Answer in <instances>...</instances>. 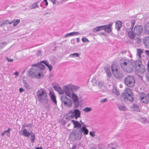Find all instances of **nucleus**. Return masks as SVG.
Listing matches in <instances>:
<instances>
[{
  "instance_id": "f257e3e1",
  "label": "nucleus",
  "mask_w": 149,
  "mask_h": 149,
  "mask_svg": "<svg viewBox=\"0 0 149 149\" xmlns=\"http://www.w3.org/2000/svg\"><path fill=\"white\" fill-rule=\"evenodd\" d=\"M88 130L86 128V126H83L78 130L76 129L75 131H73L70 132L69 138L73 141L79 140L82 136V133L84 135H86L88 134Z\"/></svg>"
},
{
  "instance_id": "f03ea898",
  "label": "nucleus",
  "mask_w": 149,
  "mask_h": 149,
  "mask_svg": "<svg viewBox=\"0 0 149 149\" xmlns=\"http://www.w3.org/2000/svg\"><path fill=\"white\" fill-rule=\"evenodd\" d=\"M120 63L121 68L124 72L130 73L133 71L134 63L129 59L123 58L120 60Z\"/></svg>"
},
{
  "instance_id": "7ed1b4c3",
  "label": "nucleus",
  "mask_w": 149,
  "mask_h": 149,
  "mask_svg": "<svg viewBox=\"0 0 149 149\" xmlns=\"http://www.w3.org/2000/svg\"><path fill=\"white\" fill-rule=\"evenodd\" d=\"M37 96L39 102L47 104L48 99L46 91L43 88H40L37 92Z\"/></svg>"
},
{
  "instance_id": "20e7f679",
  "label": "nucleus",
  "mask_w": 149,
  "mask_h": 149,
  "mask_svg": "<svg viewBox=\"0 0 149 149\" xmlns=\"http://www.w3.org/2000/svg\"><path fill=\"white\" fill-rule=\"evenodd\" d=\"M80 111L78 109H74V111L70 110L65 116V119L70 120L74 118L76 119L80 117Z\"/></svg>"
},
{
  "instance_id": "39448f33",
  "label": "nucleus",
  "mask_w": 149,
  "mask_h": 149,
  "mask_svg": "<svg viewBox=\"0 0 149 149\" xmlns=\"http://www.w3.org/2000/svg\"><path fill=\"white\" fill-rule=\"evenodd\" d=\"M132 95L131 89L129 88H127L125 89V92L121 95V98L124 100L125 101L129 100L131 101L133 100Z\"/></svg>"
},
{
  "instance_id": "423d86ee",
  "label": "nucleus",
  "mask_w": 149,
  "mask_h": 149,
  "mask_svg": "<svg viewBox=\"0 0 149 149\" xmlns=\"http://www.w3.org/2000/svg\"><path fill=\"white\" fill-rule=\"evenodd\" d=\"M111 68L113 74L117 79H120L124 77V75L123 71L118 70L114 65H112Z\"/></svg>"
},
{
  "instance_id": "0eeeda50",
  "label": "nucleus",
  "mask_w": 149,
  "mask_h": 149,
  "mask_svg": "<svg viewBox=\"0 0 149 149\" xmlns=\"http://www.w3.org/2000/svg\"><path fill=\"white\" fill-rule=\"evenodd\" d=\"M124 83L125 85L129 87H133L135 84L134 77L132 75H128L124 79Z\"/></svg>"
},
{
  "instance_id": "6e6552de",
  "label": "nucleus",
  "mask_w": 149,
  "mask_h": 149,
  "mask_svg": "<svg viewBox=\"0 0 149 149\" xmlns=\"http://www.w3.org/2000/svg\"><path fill=\"white\" fill-rule=\"evenodd\" d=\"M79 88V87L71 84H69L64 87L65 93L66 95L69 97L71 95V92H75Z\"/></svg>"
},
{
  "instance_id": "1a4fd4ad",
  "label": "nucleus",
  "mask_w": 149,
  "mask_h": 149,
  "mask_svg": "<svg viewBox=\"0 0 149 149\" xmlns=\"http://www.w3.org/2000/svg\"><path fill=\"white\" fill-rule=\"evenodd\" d=\"M135 70L140 74L144 73L145 71L144 66L142 64L141 62L140 61H137L135 64Z\"/></svg>"
},
{
  "instance_id": "9d476101",
  "label": "nucleus",
  "mask_w": 149,
  "mask_h": 149,
  "mask_svg": "<svg viewBox=\"0 0 149 149\" xmlns=\"http://www.w3.org/2000/svg\"><path fill=\"white\" fill-rule=\"evenodd\" d=\"M140 101L142 103L147 104L149 102V93L146 94L141 93L139 95Z\"/></svg>"
},
{
  "instance_id": "9b49d317",
  "label": "nucleus",
  "mask_w": 149,
  "mask_h": 149,
  "mask_svg": "<svg viewBox=\"0 0 149 149\" xmlns=\"http://www.w3.org/2000/svg\"><path fill=\"white\" fill-rule=\"evenodd\" d=\"M143 27L141 25H136L134 29V33L136 35L139 36L141 34L143 31Z\"/></svg>"
},
{
  "instance_id": "f8f14e48",
  "label": "nucleus",
  "mask_w": 149,
  "mask_h": 149,
  "mask_svg": "<svg viewBox=\"0 0 149 149\" xmlns=\"http://www.w3.org/2000/svg\"><path fill=\"white\" fill-rule=\"evenodd\" d=\"M38 70L35 67L33 68H31L29 72V76L33 78L36 77L37 75Z\"/></svg>"
},
{
  "instance_id": "ddd939ff",
  "label": "nucleus",
  "mask_w": 149,
  "mask_h": 149,
  "mask_svg": "<svg viewBox=\"0 0 149 149\" xmlns=\"http://www.w3.org/2000/svg\"><path fill=\"white\" fill-rule=\"evenodd\" d=\"M102 30H104L106 32L110 33L111 31V28L112 27V24L110 23L107 25L101 26Z\"/></svg>"
},
{
  "instance_id": "4468645a",
  "label": "nucleus",
  "mask_w": 149,
  "mask_h": 149,
  "mask_svg": "<svg viewBox=\"0 0 149 149\" xmlns=\"http://www.w3.org/2000/svg\"><path fill=\"white\" fill-rule=\"evenodd\" d=\"M41 63H42V62H41L40 61V63L33 64L31 66H34L37 68V69L38 70H40V69L43 70L45 69V66L42 64ZM42 63H43V62H42Z\"/></svg>"
},
{
  "instance_id": "2eb2a0df",
  "label": "nucleus",
  "mask_w": 149,
  "mask_h": 149,
  "mask_svg": "<svg viewBox=\"0 0 149 149\" xmlns=\"http://www.w3.org/2000/svg\"><path fill=\"white\" fill-rule=\"evenodd\" d=\"M53 87L54 89L57 91L60 94H63L65 93L64 89H63V90H62L58 85L54 86H53Z\"/></svg>"
},
{
  "instance_id": "dca6fc26",
  "label": "nucleus",
  "mask_w": 149,
  "mask_h": 149,
  "mask_svg": "<svg viewBox=\"0 0 149 149\" xmlns=\"http://www.w3.org/2000/svg\"><path fill=\"white\" fill-rule=\"evenodd\" d=\"M71 122L73 123L74 125V128H77V130L81 128V125L79 122L77 121H75L74 120H72Z\"/></svg>"
},
{
  "instance_id": "f3484780",
  "label": "nucleus",
  "mask_w": 149,
  "mask_h": 149,
  "mask_svg": "<svg viewBox=\"0 0 149 149\" xmlns=\"http://www.w3.org/2000/svg\"><path fill=\"white\" fill-rule=\"evenodd\" d=\"M119 110L122 111H125L127 110L126 107L123 104H117Z\"/></svg>"
},
{
  "instance_id": "a211bd4d",
  "label": "nucleus",
  "mask_w": 149,
  "mask_h": 149,
  "mask_svg": "<svg viewBox=\"0 0 149 149\" xmlns=\"http://www.w3.org/2000/svg\"><path fill=\"white\" fill-rule=\"evenodd\" d=\"M143 43L145 46L149 49V36L145 37L143 39Z\"/></svg>"
},
{
  "instance_id": "6ab92c4d",
  "label": "nucleus",
  "mask_w": 149,
  "mask_h": 149,
  "mask_svg": "<svg viewBox=\"0 0 149 149\" xmlns=\"http://www.w3.org/2000/svg\"><path fill=\"white\" fill-rule=\"evenodd\" d=\"M104 69L106 72L107 77H109V78H107V79H110L112 75L110 71V68L109 67H105Z\"/></svg>"
},
{
  "instance_id": "aec40b11",
  "label": "nucleus",
  "mask_w": 149,
  "mask_h": 149,
  "mask_svg": "<svg viewBox=\"0 0 149 149\" xmlns=\"http://www.w3.org/2000/svg\"><path fill=\"white\" fill-rule=\"evenodd\" d=\"M122 22L120 21H118L116 22L115 28L118 31H119L122 26Z\"/></svg>"
},
{
  "instance_id": "412c9836",
  "label": "nucleus",
  "mask_w": 149,
  "mask_h": 149,
  "mask_svg": "<svg viewBox=\"0 0 149 149\" xmlns=\"http://www.w3.org/2000/svg\"><path fill=\"white\" fill-rule=\"evenodd\" d=\"M49 95L51 100H52L53 102L55 104H56L57 101L56 99V96L53 93H49Z\"/></svg>"
},
{
  "instance_id": "4be33fe9",
  "label": "nucleus",
  "mask_w": 149,
  "mask_h": 149,
  "mask_svg": "<svg viewBox=\"0 0 149 149\" xmlns=\"http://www.w3.org/2000/svg\"><path fill=\"white\" fill-rule=\"evenodd\" d=\"M79 33L78 32H72L65 34L64 36V38H66L70 36L78 35H79Z\"/></svg>"
},
{
  "instance_id": "5701e85b",
  "label": "nucleus",
  "mask_w": 149,
  "mask_h": 149,
  "mask_svg": "<svg viewBox=\"0 0 149 149\" xmlns=\"http://www.w3.org/2000/svg\"><path fill=\"white\" fill-rule=\"evenodd\" d=\"M63 104L67 107L69 108L71 107H72V101L70 99L68 101L65 102Z\"/></svg>"
},
{
  "instance_id": "b1692460",
  "label": "nucleus",
  "mask_w": 149,
  "mask_h": 149,
  "mask_svg": "<svg viewBox=\"0 0 149 149\" xmlns=\"http://www.w3.org/2000/svg\"><path fill=\"white\" fill-rule=\"evenodd\" d=\"M70 100V99L68 98L65 95H62L61 99L62 104H63L65 102L68 101Z\"/></svg>"
},
{
  "instance_id": "393cba45",
  "label": "nucleus",
  "mask_w": 149,
  "mask_h": 149,
  "mask_svg": "<svg viewBox=\"0 0 149 149\" xmlns=\"http://www.w3.org/2000/svg\"><path fill=\"white\" fill-rule=\"evenodd\" d=\"M128 34L129 37L131 39H133L135 37V35L133 33L132 29H130L128 32Z\"/></svg>"
},
{
  "instance_id": "a878e982",
  "label": "nucleus",
  "mask_w": 149,
  "mask_h": 149,
  "mask_svg": "<svg viewBox=\"0 0 149 149\" xmlns=\"http://www.w3.org/2000/svg\"><path fill=\"white\" fill-rule=\"evenodd\" d=\"M41 62H43L48 68L50 71L52 70V66L51 65L49 64V63L47 61H41Z\"/></svg>"
},
{
  "instance_id": "bb28decb",
  "label": "nucleus",
  "mask_w": 149,
  "mask_h": 149,
  "mask_svg": "<svg viewBox=\"0 0 149 149\" xmlns=\"http://www.w3.org/2000/svg\"><path fill=\"white\" fill-rule=\"evenodd\" d=\"M102 26H97L93 28L92 30V31L94 33L96 32L102 30Z\"/></svg>"
},
{
  "instance_id": "cd10ccee",
  "label": "nucleus",
  "mask_w": 149,
  "mask_h": 149,
  "mask_svg": "<svg viewBox=\"0 0 149 149\" xmlns=\"http://www.w3.org/2000/svg\"><path fill=\"white\" fill-rule=\"evenodd\" d=\"M72 99L73 102H75L79 101V99L77 96L75 94L72 93Z\"/></svg>"
},
{
  "instance_id": "c85d7f7f",
  "label": "nucleus",
  "mask_w": 149,
  "mask_h": 149,
  "mask_svg": "<svg viewBox=\"0 0 149 149\" xmlns=\"http://www.w3.org/2000/svg\"><path fill=\"white\" fill-rule=\"evenodd\" d=\"M132 108L134 109V111L136 112H139L140 111L139 106L137 104H134L132 105Z\"/></svg>"
},
{
  "instance_id": "c756f323",
  "label": "nucleus",
  "mask_w": 149,
  "mask_h": 149,
  "mask_svg": "<svg viewBox=\"0 0 149 149\" xmlns=\"http://www.w3.org/2000/svg\"><path fill=\"white\" fill-rule=\"evenodd\" d=\"M144 30L147 33L149 34V21L145 25Z\"/></svg>"
},
{
  "instance_id": "7c9ffc66",
  "label": "nucleus",
  "mask_w": 149,
  "mask_h": 149,
  "mask_svg": "<svg viewBox=\"0 0 149 149\" xmlns=\"http://www.w3.org/2000/svg\"><path fill=\"white\" fill-rule=\"evenodd\" d=\"M30 133L27 131L26 129H24L23 131V135L26 137L29 136L30 135Z\"/></svg>"
},
{
  "instance_id": "2f4dec72",
  "label": "nucleus",
  "mask_w": 149,
  "mask_h": 149,
  "mask_svg": "<svg viewBox=\"0 0 149 149\" xmlns=\"http://www.w3.org/2000/svg\"><path fill=\"white\" fill-rule=\"evenodd\" d=\"M39 3V2H36L34 3L31 6V9H34L36 8H38L39 6L38 5V4Z\"/></svg>"
},
{
  "instance_id": "473e14b6",
  "label": "nucleus",
  "mask_w": 149,
  "mask_h": 149,
  "mask_svg": "<svg viewBox=\"0 0 149 149\" xmlns=\"http://www.w3.org/2000/svg\"><path fill=\"white\" fill-rule=\"evenodd\" d=\"M7 42L6 41H4L0 43V49H2L4 47H5L6 44Z\"/></svg>"
},
{
  "instance_id": "72a5a7b5",
  "label": "nucleus",
  "mask_w": 149,
  "mask_h": 149,
  "mask_svg": "<svg viewBox=\"0 0 149 149\" xmlns=\"http://www.w3.org/2000/svg\"><path fill=\"white\" fill-rule=\"evenodd\" d=\"M30 139L31 143H33L34 142L35 139V135L34 133H31V134Z\"/></svg>"
},
{
  "instance_id": "f704fd0d",
  "label": "nucleus",
  "mask_w": 149,
  "mask_h": 149,
  "mask_svg": "<svg viewBox=\"0 0 149 149\" xmlns=\"http://www.w3.org/2000/svg\"><path fill=\"white\" fill-rule=\"evenodd\" d=\"M92 109L91 108L86 107L83 110V111L85 112H88L91 111Z\"/></svg>"
},
{
  "instance_id": "c9c22d12",
  "label": "nucleus",
  "mask_w": 149,
  "mask_h": 149,
  "mask_svg": "<svg viewBox=\"0 0 149 149\" xmlns=\"http://www.w3.org/2000/svg\"><path fill=\"white\" fill-rule=\"evenodd\" d=\"M74 104V107L75 108H77L79 106V101L73 102Z\"/></svg>"
},
{
  "instance_id": "e433bc0d",
  "label": "nucleus",
  "mask_w": 149,
  "mask_h": 149,
  "mask_svg": "<svg viewBox=\"0 0 149 149\" xmlns=\"http://www.w3.org/2000/svg\"><path fill=\"white\" fill-rule=\"evenodd\" d=\"M13 25L14 26H15L19 23L20 20L19 19H15L13 20Z\"/></svg>"
},
{
  "instance_id": "4c0bfd02",
  "label": "nucleus",
  "mask_w": 149,
  "mask_h": 149,
  "mask_svg": "<svg viewBox=\"0 0 149 149\" xmlns=\"http://www.w3.org/2000/svg\"><path fill=\"white\" fill-rule=\"evenodd\" d=\"M113 92L116 95H120L119 92L115 87L113 88Z\"/></svg>"
},
{
  "instance_id": "58836bf2",
  "label": "nucleus",
  "mask_w": 149,
  "mask_h": 149,
  "mask_svg": "<svg viewBox=\"0 0 149 149\" xmlns=\"http://www.w3.org/2000/svg\"><path fill=\"white\" fill-rule=\"evenodd\" d=\"M37 77H38V78H41L42 77V73L41 72V71L40 70H38V71H37Z\"/></svg>"
},
{
  "instance_id": "ea45409f",
  "label": "nucleus",
  "mask_w": 149,
  "mask_h": 149,
  "mask_svg": "<svg viewBox=\"0 0 149 149\" xmlns=\"http://www.w3.org/2000/svg\"><path fill=\"white\" fill-rule=\"evenodd\" d=\"M137 54L138 56H140L141 54L143 53V51L142 50L140 49H137Z\"/></svg>"
},
{
  "instance_id": "a19ab883",
  "label": "nucleus",
  "mask_w": 149,
  "mask_h": 149,
  "mask_svg": "<svg viewBox=\"0 0 149 149\" xmlns=\"http://www.w3.org/2000/svg\"><path fill=\"white\" fill-rule=\"evenodd\" d=\"M79 54L77 53H74L73 54H70V56L72 57H78Z\"/></svg>"
},
{
  "instance_id": "79ce46f5",
  "label": "nucleus",
  "mask_w": 149,
  "mask_h": 149,
  "mask_svg": "<svg viewBox=\"0 0 149 149\" xmlns=\"http://www.w3.org/2000/svg\"><path fill=\"white\" fill-rule=\"evenodd\" d=\"M135 21L134 20H133L131 22V29H132L133 28L134 25L135 24Z\"/></svg>"
},
{
  "instance_id": "37998d69",
  "label": "nucleus",
  "mask_w": 149,
  "mask_h": 149,
  "mask_svg": "<svg viewBox=\"0 0 149 149\" xmlns=\"http://www.w3.org/2000/svg\"><path fill=\"white\" fill-rule=\"evenodd\" d=\"M92 82L93 86L95 85L97 83L96 79L95 78H93L92 80Z\"/></svg>"
},
{
  "instance_id": "c03bdc74",
  "label": "nucleus",
  "mask_w": 149,
  "mask_h": 149,
  "mask_svg": "<svg viewBox=\"0 0 149 149\" xmlns=\"http://www.w3.org/2000/svg\"><path fill=\"white\" fill-rule=\"evenodd\" d=\"M82 41L83 42H89V41L86 38H85V37H83L82 38Z\"/></svg>"
},
{
  "instance_id": "a18cd8bd",
  "label": "nucleus",
  "mask_w": 149,
  "mask_h": 149,
  "mask_svg": "<svg viewBox=\"0 0 149 149\" xmlns=\"http://www.w3.org/2000/svg\"><path fill=\"white\" fill-rule=\"evenodd\" d=\"M7 21H3L1 22H0V27L2 26L3 24H7V23H6Z\"/></svg>"
},
{
  "instance_id": "49530a36",
  "label": "nucleus",
  "mask_w": 149,
  "mask_h": 149,
  "mask_svg": "<svg viewBox=\"0 0 149 149\" xmlns=\"http://www.w3.org/2000/svg\"><path fill=\"white\" fill-rule=\"evenodd\" d=\"M42 55V52L41 50L38 51L36 53V55L38 56H40Z\"/></svg>"
},
{
  "instance_id": "de8ad7c7",
  "label": "nucleus",
  "mask_w": 149,
  "mask_h": 149,
  "mask_svg": "<svg viewBox=\"0 0 149 149\" xmlns=\"http://www.w3.org/2000/svg\"><path fill=\"white\" fill-rule=\"evenodd\" d=\"M24 86L27 88H29V86L28 84L26 82H25L24 83Z\"/></svg>"
},
{
  "instance_id": "09e8293b",
  "label": "nucleus",
  "mask_w": 149,
  "mask_h": 149,
  "mask_svg": "<svg viewBox=\"0 0 149 149\" xmlns=\"http://www.w3.org/2000/svg\"><path fill=\"white\" fill-rule=\"evenodd\" d=\"M89 134L92 137H94L95 136V133L94 132H90Z\"/></svg>"
},
{
  "instance_id": "8fccbe9b",
  "label": "nucleus",
  "mask_w": 149,
  "mask_h": 149,
  "mask_svg": "<svg viewBox=\"0 0 149 149\" xmlns=\"http://www.w3.org/2000/svg\"><path fill=\"white\" fill-rule=\"evenodd\" d=\"M6 58L9 62H12L13 61V59L9 58L7 57H6Z\"/></svg>"
},
{
  "instance_id": "3c124183",
  "label": "nucleus",
  "mask_w": 149,
  "mask_h": 149,
  "mask_svg": "<svg viewBox=\"0 0 149 149\" xmlns=\"http://www.w3.org/2000/svg\"><path fill=\"white\" fill-rule=\"evenodd\" d=\"M11 130L10 128H8L7 131L8 132V133L6 134V135L8 136H9L10 134V132Z\"/></svg>"
},
{
  "instance_id": "603ef678",
  "label": "nucleus",
  "mask_w": 149,
  "mask_h": 149,
  "mask_svg": "<svg viewBox=\"0 0 149 149\" xmlns=\"http://www.w3.org/2000/svg\"><path fill=\"white\" fill-rule=\"evenodd\" d=\"M147 120L145 118H143L141 122L143 123H146L147 122Z\"/></svg>"
},
{
  "instance_id": "864d4df0",
  "label": "nucleus",
  "mask_w": 149,
  "mask_h": 149,
  "mask_svg": "<svg viewBox=\"0 0 149 149\" xmlns=\"http://www.w3.org/2000/svg\"><path fill=\"white\" fill-rule=\"evenodd\" d=\"M107 100V98L102 99L100 102H106Z\"/></svg>"
},
{
  "instance_id": "5fc2aeb1",
  "label": "nucleus",
  "mask_w": 149,
  "mask_h": 149,
  "mask_svg": "<svg viewBox=\"0 0 149 149\" xmlns=\"http://www.w3.org/2000/svg\"><path fill=\"white\" fill-rule=\"evenodd\" d=\"M56 1L58 4H59L62 3L63 1V0H56Z\"/></svg>"
},
{
  "instance_id": "6e6d98bb",
  "label": "nucleus",
  "mask_w": 149,
  "mask_h": 149,
  "mask_svg": "<svg viewBox=\"0 0 149 149\" xmlns=\"http://www.w3.org/2000/svg\"><path fill=\"white\" fill-rule=\"evenodd\" d=\"M44 3V2H43V1L42 2L40 3V6L42 8H45L46 7H45L43 5V3Z\"/></svg>"
},
{
  "instance_id": "4d7b16f0",
  "label": "nucleus",
  "mask_w": 149,
  "mask_h": 149,
  "mask_svg": "<svg viewBox=\"0 0 149 149\" xmlns=\"http://www.w3.org/2000/svg\"><path fill=\"white\" fill-rule=\"evenodd\" d=\"M146 79L148 81H149V74L148 73L146 74Z\"/></svg>"
},
{
  "instance_id": "13d9d810",
  "label": "nucleus",
  "mask_w": 149,
  "mask_h": 149,
  "mask_svg": "<svg viewBox=\"0 0 149 149\" xmlns=\"http://www.w3.org/2000/svg\"><path fill=\"white\" fill-rule=\"evenodd\" d=\"M145 52L147 55L149 56V50H146Z\"/></svg>"
},
{
  "instance_id": "bf43d9fd",
  "label": "nucleus",
  "mask_w": 149,
  "mask_h": 149,
  "mask_svg": "<svg viewBox=\"0 0 149 149\" xmlns=\"http://www.w3.org/2000/svg\"><path fill=\"white\" fill-rule=\"evenodd\" d=\"M103 83L101 81H99L98 82V84L100 86H102L103 85Z\"/></svg>"
},
{
  "instance_id": "052dcab7",
  "label": "nucleus",
  "mask_w": 149,
  "mask_h": 149,
  "mask_svg": "<svg viewBox=\"0 0 149 149\" xmlns=\"http://www.w3.org/2000/svg\"><path fill=\"white\" fill-rule=\"evenodd\" d=\"M44 1L45 2V4L46 5V6H47L48 5V3L47 1V0H44Z\"/></svg>"
},
{
  "instance_id": "680f3d73",
  "label": "nucleus",
  "mask_w": 149,
  "mask_h": 149,
  "mask_svg": "<svg viewBox=\"0 0 149 149\" xmlns=\"http://www.w3.org/2000/svg\"><path fill=\"white\" fill-rule=\"evenodd\" d=\"M77 147V145L76 144H74L72 147V149H75Z\"/></svg>"
},
{
  "instance_id": "e2e57ef3",
  "label": "nucleus",
  "mask_w": 149,
  "mask_h": 149,
  "mask_svg": "<svg viewBox=\"0 0 149 149\" xmlns=\"http://www.w3.org/2000/svg\"><path fill=\"white\" fill-rule=\"evenodd\" d=\"M24 90L22 88H20L19 89V92L21 93Z\"/></svg>"
},
{
  "instance_id": "0e129e2a",
  "label": "nucleus",
  "mask_w": 149,
  "mask_h": 149,
  "mask_svg": "<svg viewBox=\"0 0 149 149\" xmlns=\"http://www.w3.org/2000/svg\"><path fill=\"white\" fill-rule=\"evenodd\" d=\"M51 14V13L50 12H47V13H45L44 14H43V15L45 16L46 15H50Z\"/></svg>"
},
{
  "instance_id": "69168bd1",
  "label": "nucleus",
  "mask_w": 149,
  "mask_h": 149,
  "mask_svg": "<svg viewBox=\"0 0 149 149\" xmlns=\"http://www.w3.org/2000/svg\"><path fill=\"white\" fill-rule=\"evenodd\" d=\"M147 68L148 70V71L149 72V61H148V63H147Z\"/></svg>"
},
{
  "instance_id": "338daca9",
  "label": "nucleus",
  "mask_w": 149,
  "mask_h": 149,
  "mask_svg": "<svg viewBox=\"0 0 149 149\" xmlns=\"http://www.w3.org/2000/svg\"><path fill=\"white\" fill-rule=\"evenodd\" d=\"M13 74L14 75H15L16 76H17L19 74V73L17 72H16Z\"/></svg>"
},
{
  "instance_id": "774afa93",
  "label": "nucleus",
  "mask_w": 149,
  "mask_h": 149,
  "mask_svg": "<svg viewBox=\"0 0 149 149\" xmlns=\"http://www.w3.org/2000/svg\"><path fill=\"white\" fill-rule=\"evenodd\" d=\"M100 34L103 35L104 36H106V34H105L104 32H101L100 33Z\"/></svg>"
}]
</instances>
